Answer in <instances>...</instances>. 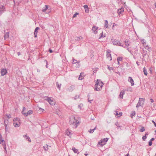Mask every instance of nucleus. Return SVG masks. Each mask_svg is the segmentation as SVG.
<instances>
[{
    "instance_id": "3c124183",
    "label": "nucleus",
    "mask_w": 156,
    "mask_h": 156,
    "mask_svg": "<svg viewBox=\"0 0 156 156\" xmlns=\"http://www.w3.org/2000/svg\"><path fill=\"white\" fill-rule=\"evenodd\" d=\"M49 51L50 52V53H51L53 52V51L51 49H49Z\"/></svg>"
},
{
    "instance_id": "79ce46f5",
    "label": "nucleus",
    "mask_w": 156,
    "mask_h": 156,
    "mask_svg": "<svg viewBox=\"0 0 156 156\" xmlns=\"http://www.w3.org/2000/svg\"><path fill=\"white\" fill-rule=\"evenodd\" d=\"M79 13H78L76 12V13L74 14L73 16V18H74L76 17L77 15H78Z\"/></svg>"
},
{
    "instance_id": "c03bdc74",
    "label": "nucleus",
    "mask_w": 156,
    "mask_h": 156,
    "mask_svg": "<svg viewBox=\"0 0 156 156\" xmlns=\"http://www.w3.org/2000/svg\"><path fill=\"white\" fill-rule=\"evenodd\" d=\"M115 125L119 127H120V126H119V122H116L115 123Z\"/></svg>"
},
{
    "instance_id": "8fccbe9b",
    "label": "nucleus",
    "mask_w": 156,
    "mask_h": 156,
    "mask_svg": "<svg viewBox=\"0 0 156 156\" xmlns=\"http://www.w3.org/2000/svg\"><path fill=\"white\" fill-rule=\"evenodd\" d=\"M44 62H46V67L48 68V66H47V65H48V62H47V60H44Z\"/></svg>"
},
{
    "instance_id": "2eb2a0df",
    "label": "nucleus",
    "mask_w": 156,
    "mask_h": 156,
    "mask_svg": "<svg viewBox=\"0 0 156 156\" xmlns=\"http://www.w3.org/2000/svg\"><path fill=\"white\" fill-rule=\"evenodd\" d=\"M124 10V8L123 7L121 8L120 9H119L117 11V13L119 14H121L123 12Z\"/></svg>"
},
{
    "instance_id": "9b49d317",
    "label": "nucleus",
    "mask_w": 156,
    "mask_h": 156,
    "mask_svg": "<svg viewBox=\"0 0 156 156\" xmlns=\"http://www.w3.org/2000/svg\"><path fill=\"white\" fill-rule=\"evenodd\" d=\"M75 87L74 85H71L68 88L67 90L69 92H72L74 90Z\"/></svg>"
},
{
    "instance_id": "2f4dec72",
    "label": "nucleus",
    "mask_w": 156,
    "mask_h": 156,
    "mask_svg": "<svg viewBox=\"0 0 156 156\" xmlns=\"http://www.w3.org/2000/svg\"><path fill=\"white\" fill-rule=\"evenodd\" d=\"M100 36L99 37V39L100 38H102V37H105V36L103 35V32H102L100 34Z\"/></svg>"
},
{
    "instance_id": "f704fd0d",
    "label": "nucleus",
    "mask_w": 156,
    "mask_h": 156,
    "mask_svg": "<svg viewBox=\"0 0 156 156\" xmlns=\"http://www.w3.org/2000/svg\"><path fill=\"white\" fill-rule=\"evenodd\" d=\"M66 134L68 136H69L71 133L68 130L66 131Z\"/></svg>"
},
{
    "instance_id": "a18cd8bd",
    "label": "nucleus",
    "mask_w": 156,
    "mask_h": 156,
    "mask_svg": "<svg viewBox=\"0 0 156 156\" xmlns=\"http://www.w3.org/2000/svg\"><path fill=\"white\" fill-rule=\"evenodd\" d=\"M108 66V69H109V70H111L113 69V68L112 67H110L109 66Z\"/></svg>"
},
{
    "instance_id": "473e14b6",
    "label": "nucleus",
    "mask_w": 156,
    "mask_h": 156,
    "mask_svg": "<svg viewBox=\"0 0 156 156\" xmlns=\"http://www.w3.org/2000/svg\"><path fill=\"white\" fill-rule=\"evenodd\" d=\"M39 29V27H36L35 29L34 33H37L38 32V30Z\"/></svg>"
},
{
    "instance_id": "4c0bfd02",
    "label": "nucleus",
    "mask_w": 156,
    "mask_h": 156,
    "mask_svg": "<svg viewBox=\"0 0 156 156\" xmlns=\"http://www.w3.org/2000/svg\"><path fill=\"white\" fill-rule=\"evenodd\" d=\"M73 61L72 62L73 64H76L77 62H78V61H77L76 60H75V59H74L73 58Z\"/></svg>"
},
{
    "instance_id": "5fc2aeb1",
    "label": "nucleus",
    "mask_w": 156,
    "mask_h": 156,
    "mask_svg": "<svg viewBox=\"0 0 156 156\" xmlns=\"http://www.w3.org/2000/svg\"><path fill=\"white\" fill-rule=\"evenodd\" d=\"M44 147V149L45 150H47L48 149V147Z\"/></svg>"
},
{
    "instance_id": "dca6fc26",
    "label": "nucleus",
    "mask_w": 156,
    "mask_h": 156,
    "mask_svg": "<svg viewBox=\"0 0 156 156\" xmlns=\"http://www.w3.org/2000/svg\"><path fill=\"white\" fill-rule=\"evenodd\" d=\"M9 32H7L5 33L4 35V39L6 40L9 37Z\"/></svg>"
},
{
    "instance_id": "13d9d810",
    "label": "nucleus",
    "mask_w": 156,
    "mask_h": 156,
    "mask_svg": "<svg viewBox=\"0 0 156 156\" xmlns=\"http://www.w3.org/2000/svg\"><path fill=\"white\" fill-rule=\"evenodd\" d=\"M154 140V138H152L150 140L151 141H153Z\"/></svg>"
},
{
    "instance_id": "ddd939ff",
    "label": "nucleus",
    "mask_w": 156,
    "mask_h": 156,
    "mask_svg": "<svg viewBox=\"0 0 156 156\" xmlns=\"http://www.w3.org/2000/svg\"><path fill=\"white\" fill-rule=\"evenodd\" d=\"M106 56L107 58L110 61L112 60V57L111 54L109 52H107Z\"/></svg>"
},
{
    "instance_id": "69168bd1",
    "label": "nucleus",
    "mask_w": 156,
    "mask_h": 156,
    "mask_svg": "<svg viewBox=\"0 0 156 156\" xmlns=\"http://www.w3.org/2000/svg\"><path fill=\"white\" fill-rule=\"evenodd\" d=\"M116 112V115H118L119 113H118L117 112Z\"/></svg>"
},
{
    "instance_id": "9d476101",
    "label": "nucleus",
    "mask_w": 156,
    "mask_h": 156,
    "mask_svg": "<svg viewBox=\"0 0 156 156\" xmlns=\"http://www.w3.org/2000/svg\"><path fill=\"white\" fill-rule=\"evenodd\" d=\"M7 73V71L6 69H2L1 70V76H3Z\"/></svg>"
},
{
    "instance_id": "20e7f679",
    "label": "nucleus",
    "mask_w": 156,
    "mask_h": 156,
    "mask_svg": "<svg viewBox=\"0 0 156 156\" xmlns=\"http://www.w3.org/2000/svg\"><path fill=\"white\" fill-rule=\"evenodd\" d=\"M112 43L114 45H118L122 46L123 47L125 48V47L124 46L120 43V41L117 40H114V41H112Z\"/></svg>"
},
{
    "instance_id": "0eeeda50",
    "label": "nucleus",
    "mask_w": 156,
    "mask_h": 156,
    "mask_svg": "<svg viewBox=\"0 0 156 156\" xmlns=\"http://www.w3.org/2000/svg\"><path fill=\"white\" fill-rule=\"evenodd\" d=\"M108 139V138H106L103 139H101L100 140V143L101 145L105 144L106 142H107Z\"/></svg>"
},
{
    "instance_id": "6e6552de",
    "label": "nucleus",
    "mask_w": 156,
    "mask_h": 156,
    "mask_svg": "<svg viewBox=\"0 0 156 156\" xmlns=\"http://www.w3.org/2000/svg\"><path fill=\"white\" fill-rule=\"evenodd\" d=\"M126 90H124V89H123V90L121 91L119 95L120 98L122 99L123 98V96L125 93V91Z\"/></svg>"
},
{
    "instance_id": "39448f33",
    "label": "nucleus",
    "mask_w": 156,
    "mask_h": 156,
    "mask_svg": "<svg viewBox=\"0 0 156 156\" xmlns=\"http://www.w3.org/2000/svg\"><path fill=\"white\" fill-rule=\"evenodd\" d=\"M144 99L143 98H140L139 101L136 105V107L137 108L139 106H142V105H143L144 101Z\"/></svg>"
},
{
    "instance_id": "a878e982",
    "label": "nucleus",
    "mask_w": 156,
    "mask_h": 156,
    "mask_svg": "<svg viewBox=\"0 0 156 156\" xmlns=\"http://www.w3.org/2000/svg\"><path fill=\"white\" fill-rule=\"evenodd\" d=\"M125 45L126 46H129V44L130 43V42L129 41H125Z\"/></svg>"
},
{
    "instance_id": "c85d7f7f",
    "label": "nucleus",
    "mask_w": 156,
    "mask_h": 156,
    "mask_svg": "<svg viewBox=\"0 0 156 156\" xmlns=\"http://www.w3.org/2000/svg\"><path fill=\"white\" fill-rule=\"evenodd\" d=\"M23 137L25 138V137H26V140L28 139V140L30 142H31V140L30 139V138L28 136H27V135H24L23 136Z\"/></svg>"
},
{
    "instance_id": "4468645a",
    "label": "nucleus",
    "mask_w": 156,
    "mask_h": 156,
    "mask_svg": "<svg viewBox=\"0 0 156 156\" xmlns=\"http://www.w3.org/2000/svg\"><path fill=\"white\" fill-rule=\"evenodd\" d=\"M4 7L2 5H0V16L4 12Z\"/></svg>"
},
{
    "instance_id": "393cba45",
    "label": "nucleus",
    "mask_w": 156,
    "mask_h": 156,
    "mask_svg": "<svg viewBox=\"0 0 156 156\" xmlns=\"http://www.w3.org/2000/svg\"><path fill=\"white\" fill-rule=\"evenodd\" d=\"M143 72H144V74L145 75L147 76V71L145 67L144 68Z\"/></svg>"
},
{
    "instance_id": "864d4df0",
    "label": "nucleus",
    "mask_w": 156,
    "mask_h": 156,
    "mask_svg": "<svg viewBox=\"0 0 156 156\" xmlns=\"http://www.w3.org/2000/svg\"><path fill=\"white\" fill-rule=\"evenodd\" d=\"M122 112H119V117H120L122 115Z\"/></svg>"
},
{
    "instance_id": "423d86ee",
    "label": "nucleus",
    "mask_w": 156,
    "mask_h": 156,
    "mask_svg": "<svg viewBox=\"0 0 156 156\" xmlns=\"http://www.w3.org/2000/svg\"><path fill=\"white\" fill-rule=\"evenodd\" d=\"M47 100L51 105H54L55 104V101L51 99V98L47 97Z\"/></svg>"
},
{
    "instance_id": "5701e85b",
    "label": "nucleus",
    "mask_w": 156,
    "mask_h": 156,
    "mask_svg": "<svg viewBox=\"0 0 156 156\" xmlns=\"http://www.w3.org/2000/svg\"><path fill=\"white\" fill-rule=\"evenodd\" d=\"M45 8L44 7L42 9V11L43 12H45L48 8V6L47 5H45Z\"/></svg>"
},
{
    "instance_id": "7ed1b4c3",
    "label": "nucleus",
    "mask_w": 156,
    "mask_h": 156,
    "mask_svg": "<svg viewBox=\"0 0 156 156\" xmlns=\"http://www.w3.org/2000/svg\"><path fill=\"white\" fill-rule=\"evenodd\" d=\"M69 122L70 124H73L76 125V127L77 126V124L78 123L77 121L75 119V117L74 116L71 117L69 118Z\"/></svg>"
},
{
    "instance_id": "09e8293b",
    "label": "nucleus",
    "mask_w": 156,
    "mask_h": 156,
    "mask_svg": "<svg viewBox=\"0 0 156 156\" xmlns=\"http://www.w3.org/2000/svg\"><path fill=\"white\" fill-rule=\"evenodd\" d=\"M143 44L144 45L146 44V41L144 40H143L142 41Z\"/></svg>"
},
{
    "instance_id": "aec40b11",
    "label": "nucleus",
    "mask_w": 156,
    "mask_h": 156,
    "mask_svg": "<svg viewBox=\"0 0 156 156\" xmlns=\"http://www.w3.org/2000/svg\"><path fill=\"white\" fill-rule=\"evenodd\" d=\"M75 40L77 41L79 40H81L83 39V37H82L80 36L79 37H75Z\"/></svg>"
},
{
    "instance_id": "58836bf2",
    "label": "nucleus",
    "mask_w": 156,
    "mask_h": 156,
    "mask_svg": "<svg viewBox=\"0 0 156 156\" xmlns=\"http://www.w3.org/2000/svg\"><path fill=\"white\" fill-rule=\"evenodd\" d=\"M145 130L144 128L142 127V128L140 129V131L141 132H143L145 131Z\"/></svg>"
},
{
    "instance_id": "052dcab7",
    "label": "nucleus",
    "mask_w": 156,
    "mask_h": 156,
    "mask_svg": "<svg viewBox=\"0 0 156 156\" xmlns=\"http://www.w3.org/2000/svg\"><path fill=\"white\" fill-rule=\"evenodd\" d=\"M96 72H97V70H96V69H95V70H94L93 71V72H94V73H95Z\"/></svg>"
},
{
    "instance_id": "412c9836",
    "label": "nucleus",
    "mask_w": 156,
    "mask_h": 156,
    "mask_svg": "<svg viewBox=\"0 0 156 156\" xmlns=\"http://www.w3.org/2000/svg\"><path fill=\"white\" fill-rule=\"evenodd\" d=\"M148 133L147 132V133H146L145 136H143V137L142 138V139H143V140H144V141L146 139L147 137V136H146L148 135Z\"/></svg>"
},
{
    "instance_id": "bb28decb",
    "label": "nucleus",
    "mask_w": 156,
    "mask_h": 156,
    "mask_svg": "<svg viewBox=\"0 0 156 156\" xmlns=\"http://www.w3.org/2000/svg\"><path fill=\"white\" fill-rule=\"evenodd\" d=\"M72 149L74 153H78V150L76 149L75 147H73Z\"/></svg>"
},
{
    "instance_id": "c9c22d12",
    "label": "nucleus",
    "mask_w": 156,
    "mask_h": 156,
    "mask_svg": "<svg viewBox=\"0 0 156 156\" xmlns=\"http://www.w3.org/2000/svg\"><path fill=\"white\" fill-rule=\"evenodd\" d=\"M131 117L132 118H133V116H134L135 115V112H133V113L132 114H131Z\"/></svg>"
},
{
    "instance_id": "72a5a7b5",
    "label": "nucleus",
    "mask_w": 156,
    "mask_h": 156,
    "mask_svg": "<svg viewBox=\"0 0 156 156\" xmlns=\"http://www.w3.org/2000/svg\"><path fill=\"white\" fill-rule=\"evenodd\" d=\"M80 62V61H78V62H77L76 64V68H79L80 66V65L79 63Z\"/></svg>"
},
{
    "instance_id": "f3484780",
    "label": "nucleus",
    "mask_w": 156,
    "mask_h": 156,
    "mask_svg": "<svg viewBox=\"0 0 156 156\" xmlns=\"http://www.w3.org/2000/svg\"><path fill=\"white\" fill-rule=\"evenodd\" d=\"M83 7L85 10V12L86 13H88L89 11L88 5H85L83 6Z\"/></svg>"
},
{
    "instance_id": "4be33fe9",
    "label": "nucleus",
    "mask_w": 156,
    "mask_h": 156,
    "mask_svg": "<svg viewBox=\"0 0 156 156\" xmlns=\"http://www.w3.org/2000/svg\"><path fill=\"white\" fill-rule=\"evenodd\" d=\"M108 27V22L107 20H105V27L106 28H107Z\"/></svg>"
},
{
    "instance_id": "f8f14e48",
    "label": "nucleus",
    "mask_w": 156,
    "mask_h": 156,
    "mask_svg": "<svg viewBox=\"0 0 156 156\" xmlns=\"http://www.w3.org/2000/svg\"><path fill=\"white\" fill-rule=\"evenodd\" d=\"M98 27L96 26H93L92 29V30L93 32L95 34L97 32V30L98 29Z\"/></svg>"
},
{
    "instance_id": "b1692460",
    "label": "nucleus",
    "mask_w": 156,
    "mask_h": 156,
    "mask_svg": "<svg viewBox=\"0 0 156 156\" xmlns=\"http://www.w3.org/2000/svg\"><path fill=\"white\" fill-rule=\"evenodd\" d=\"M125 90H126V91H128L132 92V88L131 87H128L126 89H125Z\"/></svg>"
},
{
    "instance_id": "cd10ccee",
    "label": "nucleus",
    "mask_w": 156,
    "mask_h": 156,
    "mask_svg": "<svg viewBox=\"0 0 156 156\" xmlns=\"http://www.w3.org/2000/svg\"><path fill=\"white\" fill-rule=\"evenodd\" d=\"M96 127H95L93 129H90L89 131V133H93L94 130L96 129Z\"/></svg>"
},
{
    "instance_id": "0e129e2a",
    "label": "nucleus",
    "mask_w": 156,
    "mask_h": 156,
    "mask_svg": "<svg viewBox=\"0 0 156 156\" xmlns=\"http://www.w3.org/2000/svg\"><path fill=\"white\" fill-rule=\"evenodd\" d=\"M17 54H18V55H20V52H19L17 53Z\"/></svg>"
},
{
    "instance_id": "6e6d98bb",
    "label": "nucleus",
    "mask_w": 156,
    "mask_h": 156,
    "mask_svg": "<svg viewBox=\"0 0 156 156\" xmlns=\"http://www.w3.org/2000/svg\"><path fill=\"white\" fill-rule=\"evenodd\" d=\"M150 101H151V103H153L154 102V100L152 98L150 99Z\"/></svg>"
},
{
    "instance_id": "603ef678",
    "label": "nucleus",
    "mask_w": 156,
    "mask_h": 156,
    "mask_svg": "<svg viewBox=\"0 0 156 156\" xmlns=\"http://www.w3.org/2000/svg\"><path fill=\"white\" fill-rule=\"evenodd\" d=\"M37 33H34L35 37H37Z\"/></svg>"
},
{
    "instance_id": "6ab92c4d",
    "label": "nucleus",
    "mask_w": 156,
    "mask_h": 156,
    "mask_svg": "<svg viewBox=\"0 0 156 156\" xmlns=\"http://www.w3.org/2000/svg\"><path fill=\"white\" fill-rule=\"evenodd\" d=\"M83 73H80V75L79 76L78 79L79 80H82L84 78V77H83L82 75H83Z\"/></svg>"
},
{
    "instance_id": "1a4fd4ad",
    "label": "nucleus",
    "mask_w": 156,
    "mask_h": 156,
    "mask_svg": "<svg viewBox=\"0 0 156 156\" xmlns=\"http://www.w3.org/2000/svg\"><path fill=\"white\" fill-rule=\"evenodd\" d=\"M128 81L131 83V85L132 86L134 85V82L132 77L129 76L128 77Z\"/></svg>"
},
{
    "instance_id": "774afa93",
    "label": "nucleus",
    "mask_w": 156,
    "mask_h": 156,
    "mask_svg": "<svg viewBox=\"0 0 156 156\" xmlns=\"http://www.w3.org/2000/svg\"><path fill=\"white\" fill-rule=\"evenodd\" d=\"M155 7H156V2L155 3Z\"/></svg>"
},
{
    "instance_id": "ea45409f",
    "label": "nucleus",
    "mask_w": 156,
    "mask_h": 156,
    "mask_svg": "<svg viewBox=\"0 0 156 156\" xmlns=\"http://www.w3.org/2000/svg\"><path fill=\"white\" fill-rule=\"evenodd\" d=\"M148 143H149L148 145H149V146H151L152 145V141L150 140L149 141Z\"/></svg>"
},
{
    "instance_id": "7c9ffc66",
    "label": "nucleus",
    "mask_w": 156,
    "mask_h": 156,
    "mask_svg": "<svg viewBox=\"0 0 156 156\" xmlns=\"http://www.w3.org/2000/svg\"><path fill=\"white\" fill-rule=\"evenodd\" d=\"M118 62H119V61H122V57H118L117 58Z\"/></svg>"
},
{
    "instance_id": "bf43d9fd",
    "label": "nucleus",
    "mask_w": 156,
    "mask_h": 156,
    "mask_svg": "<svg viewBox=\"0 0 156 156\" xmlns=\"http://www.w3.org/2000/svg\"><path fill=\"white\" fill-rule=\"evenodd\" d=\"M26 110V108L25 107H23V111H25V110Z\"/></svg>"
},
{
    "instance_id": "a19ab883",
    "label": "nucleus",
    "mask_w": 156,
    "mask_h": 156,
    "mask_svg": "<svg viewBox=\"0 0 156 156\" xmlns=\"http://www.w3.org/2000/svg\"><path fill=\"white\" fill-rule=\"evenodd\" d=\"M6 116H7L8 119H9L11 118V116L10 114H6Z\"/></svg>"
},
{
    "instance_id": "4d7b16f0",
    "label": "nucleus",
    "mask_w": 156,
    "mask_h": 156,
    "mask_svg": "<svg viewBox=\"0 0 156 156\" xmlns=\"http://www.w3.org/2000/svg\"><path fill=\"white\" fill-rule=\"evenodd\" d=\"M22 113L25 116V114H26V113L24 112L23 111H22Z\"/></svg>"
},
{
    "instance_id": "de8ad7c7",
    "label": "nucleus",
    "mask_w": 156,
    "mask_h": 156,
    "mask_svg": "<svg viewBox=\"0 0 156 156\" xmlns=\"http://www.w3.org/2000/svg\"><path fill=\"white\" fill-rule=\"evenodd\" d=\"M89 95H88V102H90V103H91V101H93V100H89Z\"/></svg>"
},
{
    "instance_id": "49530a36",
    "label": "nucleus",
    "mask_w": 156,
    "mask_h": 156,
    "mask_svg": "<svg viewBox=\"0 0 156 156\" xmlns=\"http://www.w3.org/2000/svg\"><path fill=\"white\" fill-rule=\"evenodd\" d=\"M38 107L39 108V110H41V111L42 112H43L44 111V109H43L41 108L40 107H39L38 106Z\"/></svg>"
},
{
    "instance_id": "c756f323",
    "label": "nucleus",
    "mask_w": 156,
    "mask_h": 156,
    "mask_svg": "<svg viewBox=\"0 0 156 156\" xmlns=\"http://www.w3.org/2000/svg\"><path fill=\"white\" fill-rule=\"evenodd\" d=\"M56 85L57 86V88L58 89H59V90H60V87H61V84H59L58 82H57L56 83Z\"/></svg>"
},
{
    "instance_id": "a211bd4d",
    "label": "nucleus",
    "mask_w": 156,
    "mask_h": 156,
    "mask_svg": "<svg viewBox=\"0 0 156 156\" xmlns=\"http://www.w3.org/2000/svg\"><path fill=\"white\" fill-rule=\"evenodd\" d=\"M33 111L32 110H30L28 111L26 114H25V116H27L28 115L32 114L33 113Z\"/></svg>"
},
{
    "instance_id": "f257e3e1",
    "label": "nucleus",
    "mask_w": 156,
    "mask_h": 156,
    "mask_svg": "<svg viewBox=\"0 0 156 156\" xmlns=\"http://www.w3.org/2000/svg\"><path fill=\"white\" fill-rule=\"evenodd\" d=\"M97 83L94 85V90L96 91L101 90L104 84L102 81H100V80L97 79Z\"/></svg>"
},
{
    "instance_id": "e433bc0d",
    "label": "nucleus",
    "mask_w": 156,
    "mask_h": 156,
    "mask_svg": "<svg viewBox=\"0 0 156 156\" xmlns=\"http://www.w3.org/2000/svg\"><path fill=\"white\" fill-rule=\"evenodd\" d=\"M144 54L143 55V57H144L145 56L147 55V51H144Z\"/></svg>"
},
{
    "instance_id": "680f3d73",
    "label": "nucleus",
    "mask_w": 156,
    "mask_h": 156,
    "mask_svg": "<svg viewBox=\"0 0 156 156\" xmlns=\"http://www.w3.org/2000/svg\"><path fill=\"white\" fill-rule=\"evenodd\" d=\"M6 146L5 145V146H4V149H6Z\"/></svg>"
},
{
    "instance_id": "37998d69",
    "label": "nucleus",
    "mask_w": 156,
    "mask_h": 156,
    "mask_svg": "<svg viewBox=\"0 0 156 156\" xmlns=\"http://www.w3.org/2000/svg\"><path fill=\"white\" fill-rule=\"evenodd\" d=\"M4 123H5V130H6V129H7V124H5V120H4Z\"/></svg>"
},
{
    "instance_id": "f03ea898",
    "label": "nucleus",
    "mask_w": 156,
    "mask_h": 156,
    "mask_svg": "<svg viewBox=\"0 0 156 156\" xmlns=\"http://www.w3.org/2000/svg\"><path fill=\"white\" fill-rule=\"evenodd\" d=\"M20 119L18 118H14L13 121V123L14 126L15 127H18L20 125Z\"/></svg>"
},
{
    "instance_id": "e2e57ef3",
    "label": "nucleus",
    "mask_w": 156,
    "mask_h": 156,
    "mask_svg": "<svg viewBox=\"0 0 156 156\" xmlns=\"http://www.w3.org/2000/svg\"><path fill=\"white\" fill-rule=\"evenodd\" d=\"M129 153H128L127 154H126V155H125V156H129Z\"/></svg>"
},
{
    "instance_id": "338daca9",
    "label": "nucleus",
    "mask_w": 156,
    "mask_h": 156,
    "mask_svg": "<svg viewBox=\"0 0 156 156\" xmlns=\"http://www.w3.org/2000/svg\"><path fill=\"white\" fill-rule=\"evenodd\" d=\"M77 96H75V97L74 99H77Z\"/></svg>"
}]
</instances>
